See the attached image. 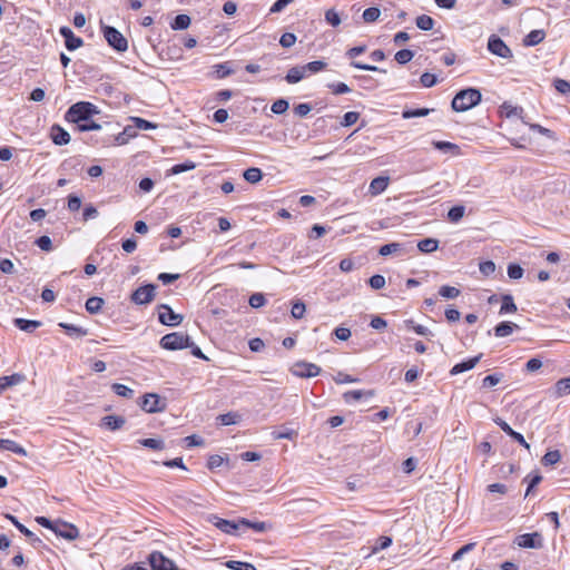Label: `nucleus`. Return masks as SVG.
<instances>
[{
	"label": "nucleus",
	"instance_id": "nucleus-1",
	"mask_svg": "<svg viewBox=\"0 0 570 570\" xmlns=\"http://www.w3.org/2000/svg\"><path fill=\"white\" fill-rule=\"evenodd\" d=\"M97 114H99V109L96 105L89 101H79L69 107L66 119L69 122L80 124L90 120Z\"/></svg>",
	"mask_w": 570,
	"mask_h": 570
},
{
	"label": "nucleus",
	"instance_id": "nucleus-2",
	"mask_svg": "<svg viewBox=\"0 0 570 570\" xmlns=\"http://www.w3.org/2000/svg\"><path fill=\"white\" fill-rule=\"evenodd\" d=\"M481 92L474 88H468L459 91L451 104L454 111L462 112L466 111L481 101Z\"/></svg>",
	"mask_w": 570,
	"mask_h": 570
},
{
	"label": "nucleus",
	"instance_id": "nucleus-3",
	"mask_svg": "<svg viewBox=\"0 0 570 570\" xmlns=\"http://www.w3.org/2000/svg\"><path fill=\"white\" fill-rule=\"evenodd\" d=\"M159 344L164 350L176 351L191 346L193 341L188 335L174 332L163 336Z\"/></svg>",
	"mask_w": 570,
	"mask_h": 570
},
{
	"label": "nucleus",
	"instance_id": "nucleus-4",
	"mask_svg": "<svg viewBox=\"0 0 570 570\" xmlns=\"http://www.w3.org/2000/svg\"><path fill=\"white\" fill-rule=\"evenodd\" d=\"M102 33L108 45L118 52L128 49V41L120 31L110 26H102Z\"/></svg>",
	"mask_w": 570,
	"mask_h": 570
},
{
	"label": "nucleus",
	"instance_id": "nucleus-5",
	"mask_svg": "<svg viewBox=\"0 0 570 570\" xmlns=\"http://www.w3.org/2000/svg\"><path fill=\"white\" fill-rule=\"evenodd\" d=\"M513 543L523 549H541L543 547V538L539 532L524 533L517 535Z\"/></svg>",
	"mask_w": 570,
	"mask_h": 570
},
{
	"label": "nucleus",
	"instance_id": "nucleus-6",
	"mask_svg": "<svg viewBox=\"0 0 570 570\" xmlns=\"http://www.w3.org/2000/svg\"><path fill=\"white\" fill-rule=\"evenodd\" d=\"M321 367L314 363H308L305 361H298L293 364L291 372L293 375L297 377H315L321 373Z\"/></svg>",
	"mask_w": 570,
	"mask_h": 570
},
{
	"label": "nucleus",
	"instance_id": "nucleus-7",
	"mask_svg": "<svg viewBox=\"0 0 570 570\" xmlns=\"http://www.w3.org/2000/svg\"><path fill=\"white\" fill-rule=\"evenodd\" d=\"M488 50L498 57L510 59L512 58V50L505 45V42L498 36L492 35L488 40Z\"/></svg>",
	"mask_w": 570,
	"mask_h": 570
},
{
	"label": "nucleus",
	"instance_id": "nucleus-8",
	"mask_svg": "<svg viewBox=\"0 0 570 570\" xmlns=\"http://www.w3.org/2000/svg\"><path fill=\"white\" fill-rule=\"evenodd\" d=\"M207 521L226 534H236L240 529L239 519L237 521H230L219 518L216 514H209Z\"/></svg>",
	"mask_w": 570,
	"mask_h": 570
},
{
	"label": "nucleus",
	"instance_id": "nucleus-9",
	"mask_svg": "<svg viewBox=\"0 0 570 570\" xmlns=\"http://www.w3.org/2000/svg\"><path fill=\"white\" fill-rule=\"evenodd\" d=\"M365 50H366L365 46H357V47L350 48L345 52V56L347 58L352 59L351 66L354 67V68L361 69V70L379 71V72L385 73L386 71L384 69H381V68H379L376 66L366 65V63H362V62H358V61L354 60L356 57H358L360 55L364 53Z\"/></svg>",
	"mask_w": 570,
	"mask_h": 570
},
{
	"label": "nucleus",
	"instance_id": "nucleus-10",
	"mask_svg": "<svg viewBox=\"0 0 570 570\" xmlns=\"http://www.w3.org/2000/svg\"><path fill=\"white\" fill-rule=\"evenodd\" d=\"M140 406L147 413H157L165 410L166 403L160 399L158 394L147 393L142 396Z\"/></svg>",
	"mask_w": 570,
	"mask_h": 570
},
{
	"label": "nucleus",
	"instance_id": "nucleus-11",
	"mask_svg": "<svg viewBox=\"0 0 570 570\" xmlns=\"http://www.w3.org/2000/svg\"><path fill=\"white\" fill-rule=\"evenodd\" d=\"M148 561L153 570H177L174 561L158 551L151 552L149 554Z\"/></svg>",
	"mask_w": 570,
	"mask_h": 570
},
{
	"label": "nucleus",
	"instance_id": "nucleus-12",
	"mask_svg": "<svg viewBox=\"0 0 570 570\" xmlns=\"http://www.w3.org/2000/svg\"><path fill=\"white\" fill-rule=\"evenodd\" d=\"M155 289L156 286L153 284L140 286L131 294V301L138 305L148 304L155 297Z\"/></svg>",
	"mask_w": 570,
	"mask_h": 570
},
{
	"label": "nucleus",
	"instance_id": "nucleus-13",
	"mask_svg": "<svg viewBox=\"0 0 570 570\" xmlns=\"http://www.w3.org/2000/svg\"><path fill=\"white\" fill-rule=\"evenodd\" d=\"M53 532L66 540L72 541L79 537V530L73 524L56 521Z\"/></svg>",
	"mask_w": 570,
	"mask_h": 570
},
{
	"label": "nucleus",
	"instance_id": "nucleus-14",
	"mask_svg": "<svg viewBox=\"0 0 570 570\" xmlns=\"http://www.w3.org/2000/svg\"><path fill=\"white\" fill-rule=\"evenodd\" d=\"M159 312V322L167 326H177L183 321V315L176 314L168 305H161Z\"/></svg>",
	"mask_w": 570,
	"mask_h": 570
},
{
	"label": "nucleus",
	"instance_id": "nucleus-15",
	"mask_svg": "<svg viewBox=\"0 0 570 570\" xmlns=\"http://www.w3.org/2000/svg\"><path fill=\"white\" fill-rule=\"evenodd\" d=\"M59 32L63 37L68 50L73 51L83 45L82 39L77 37L69 27H61Z\"/></svg>",
	"mask_w": 570,
	"mask_h": 570
},
{
	"label": "nucleus",
	"instance_id": "nucleus-16",
	"mask_svg": "<svg viewBox=\"0 0 570 570\" xmlns=\"http://www.w3.org/2000/svg\"><path fill=\"white\" fill-rule=\"evenodd\" d=\"M495 424L500 426V429L505 432L509 436H511L519 444L524 446L525 449H530V444L525 441L523 435L517 431H514L504 420L497 417L494 420Z\"/></svg>",
	"mask_w": 570,
	"mask_h": 570
},
{
	"label": "nucleus",
	"instance_id": "nucleus-17",
	"mask_svg": "<svg viewBox=\"0 0 570 570\" xmlns=\"http://www.w3.org/2000/svg\"><path fill=\"white\" fill-rule=\"evenodd\" d=\"M481 357H482V354H479L472 358H469L466 361L455 364L451 368L450 374L456 375V374L463 373L465 371L472 370L480 362Z\"/></svg>",
	"mask_w": 570,
	"mask_h": 570
},
{
	"label": "nucleus",
	"instance_id": "nucleus-18",
	"mask_svg": "<svg viewBox=\"0 0 570 570\" xmlns=\"http://www.w3.org/2000/svg\"><path fill=\"white\" fill-rule=\"evenodd\" d=\"M389 183L390 178L387 176H379L371 181L368 193L372 196H377L387 188Z\"/></svg>",
	"mask_w": 570,
	"mask_h": 570
},
{
	"label": "nucleus",
	"instance_id": "nucleus-19",
	"mask_svg": "<svg viewBox=\"0 0 570 570\" xmlns=\"http://www.w3.org/2000/svg\"><path fill=\"white\" fill-rule=\"evenodd\" d=\"M51 139L56 145L63 146L70 141V135L62 127L55 125L51 128Z\"/></svg>",
	"mask_w": 570,
	"mask_h": 570
},
{
	"label": "nucleus",
	"instance_id": "nucleus-20",
	"mask_svg": "<svg viewBox=\"0 0 570 570\" xmlns=\"http://www.w3.org/2000/svg\"><path fill=\"white\" fill-rule=\"evenodd\" d=\"M24 375L20 373H13L9 376L0 377V393L6 391L10 386L18 385L24 381Z\"/></svg>",
	"mask_w": 570,
	"mask_h": 570
},
{
	"label": "nucleus",
	"instance_id": "nucleus-21",
	"mask_svg": "<svg viewBox=\"0 0 570 570\" xmlns=\"http://www.w3.org/2000/svg\"><path fill=\"white\" fill-rule=\"evenodd\" d=\"M239 523H240V529L248 528V529H253L255 532H259V533L266 532L267 530L271 529V525L266 522H263V521L253 522L245 518H239Z\"/></svg>",
	"mask_w": 570,
	"mask_h": 570
},
{
	"label": "nucleus",
	"instance_id": "nucleus-22",
	"mask_svg": "<svg viewBox=\"0 0 570 570\" xmlns=\"http://www.w3.org/2000/svg\"><path fill=\"white\" fill-rule=\"evenodd\" d=\"M59 326L61 328H63L66 331L67 335H69L70 337L78 338V337H83L88 334V330L77 326V325H73V324L60 322Z\"/></svg>",
	"mask_w": 570,
	"mask_h": 570
},
{
	"label": "nucleus",
	"instance_id": "nucleus-23",
	"mask_svg": "<svg viewBox=\"0 0 570 570\" xmlns=\"http://www.w3.org/2000/svg\"><path fill=\"white\" fill-rule=\"evenodd\" d=\"M519 326L512 322H501L494 327V335L497 337H505L513 333Z\"/></svg>",
	"mask_w": 570,
	"mask_h": 570
},
{
	"label": "nucleus",
	"instance_id": "nucleus-24",
	"mask_svg": "<svg viewBox=\"0 0 570 570\" xmlns=\"http://www.w3.org/2000/svg\"><path fill=\"white\" fill-rule=\"evenodd\" d=\"M0 450L10 451L21 456L27 455V451L24 450V448L19 445L17 442L8 439H3L2 442H0Z\"/></svg>",
	"mask_w": 570,
	"mask_h": 570
},
{
	"label": "nucleus",
	"instance_id": "nucleus-25",
	"mask_svg": "<svg viewBox=\"0 0 570 570\" xmlns=\"http://www.w3.org/2000/svg\"><path fill=\"white\" fill-rule=\"evenodd\" d=\"M13 323L19 330L27 332V333H31L36 328L41 326V322H39V321L24 320V318H14Z\"/></svg>",
	"mask_w": 570,
	"mask_h": 570
},
{
	"label": "nucleus",
	"instance_id": "nucleus-26",
	"mask_svg": "<svg viewBox=\"0 0 570 570\" xmlns=\"http://www.w3.org/2000/svg\"><path fill=\"white\" fill-rule=\"evenodd\" d=\"M544 38H546V32L543 30H539V29L532 30L524 37L523 43H524V46H529V47L537 46L540 42H542L544 40Z\"/></svg>",
	"mask_w": 570,
	"mask_h": 570
},
{
	"label": "nucleus",
	"instance_id": "nucleus-27",
	"mask_svg": "<svg viewBox=\"0 0 570 570\" xmlns=\"http://www.w3.org/2000/svg\"><path fill=\"white\" fill-rule=\"evenodd\" d=\"M125 419L118 415H107L102 417V424L110 431H116L124 426Z\"/></svg>",
	"mask_w": 570,
	"mask_h": 570
},
{
	"label": "nucleus",
	"instance_id": "nucleus-28",
	"mask_svg": "<svg viewBox=\"0 0 570 570\" xmlns=\"http://www.w3.org/2000/svg\"><path fill=\"white\" fill-rule=\"evenodd\" d=\"M374 395L373 391L352 390L344 393L343 397L345 402L360 401L363 396L371 397Z\"/></svg>",
	"mask_w": 570,
	"mask_h": 570
},
{
	"label": "nucleus",
	"instance_id": "nucleus-29",
	"mask_svg": "<svg viewBox=\"0 0 570 570\" xmlns=\"http://www.w3.org/2000/svg\"><path fill=\"white\" fill-rule=\"evenodd\" d=\"M439 247V240L435 238H424L417 243V248L422 253H433Z\"/></svg>",
	"mask_w": 570,
	"mask_h": 570
},
{
	"label": "nucleus",
	"instance_id": "nucleus-30",
	"mask_svg": "<svg viewBox=\"0 0 570 570\" xmlns=\"http://www.w3.org/2000/svg\"><path fill=\"white\" fill-rule=\"evenodd\" d=\"M104 303L105 302L101 297H98V296L89 297L86 302V311L89 314H97L100 312Z\"/></svg>",
	"mask_w": 570,
	"mask_h": 570
},
{
	"label": "nucleus",
	"instance_id": "nucleus-31",
	"mask_svg": "<svg viewBox=\"0 0 570 570\" xmlns=\"http://www.w3.org/2000/svg\"><path fill=\"white\" fill-rule=\"evenodd\" d=\"M302 68L304 70V76L306 77L307 75H313L324 70L326 68V62L322 60H315L302 66Z\"/></svg>",
	"mask_w": 570,
	"mask_h": 570
},
{
	"label": "nucleus",
	"instance_id": "nucleus-32",
	"mask_svg": "<svg viewBox=\"0 0 570 570\" xmlns=\"http://www.w3.org/2000/svg\"><path fill=\"white\" fill-rule=\"evenodd\" d=\"M243 177L246 181L250 184H257L258 181L262 180L263 173L257 167H250L244 171Z\"/></svg>",
	"mask_w": 570,
	"mask_h": 570
},
{
	"label": "nucleus",
	"instance_id": "nucleus-33",
	"mask_svg": "<svg viewBox=\"0 0 570 570\" xmlns=\"http://www.w3.org/2000/svg\"><path fill=\"white\" fill-rule=\"evenodd\" d=\"M433 146L435 149L444 151V153H452L454 155L460 154V147L453 142L450 141H433Z\"/></svg>",
	"mask_w": 570,
	"mask_h": 570
},
{
	"label": "nucleus",
	"instance_id": "nucleus-34",
	"mask_svg": "<svg viewBox=\"0 0 570 570\" xmlns=\"http://www.w3.org/2000/svg\"><path fill=\"white\" fill-rule=\"evenodd\" d=\"M304 70L301 67H293L287 71V75L285 76V80L288 83H296L301 81L304 78Z\"/></svg>",
	"mask_w": 570,
	"mask_h": 570
},
{
	"label": "nucleus",
	"instance_id": "nucleus-35",
	"mask_svg": "<svg viewBox=\"0 0 570 570\" xmlns=\"http://www.w3.org/2000/svg\"><path fill=\"white\" fill-rule=\"evenodd\" d=\"M189 26H190V17L187 14L176 16L174 21L170 23V27L174 30H185Z\"/></svg>",
	"mask_w": 570,
	"mask_h": 570
},
{
	"label": "nucleus",
	"instance_id": "nucleus-36",
	"mask_svg": "<svg viewBox=\"0 0 570 570\" xmlns=\"http://www.w3.org/2000/svg\"><path fill=\"white\" fill-rule=\"evenodd\" d=\"M514 312H517V305L514 304L513 297L509 294L503 295L500 314H508Z\"/></svg>",
	"mask_w": 570,
	"mask_h": 570
},
{
	"label": "nucleus",
	"instance_id": "nucleus-37",
	"mask_svg": "<svg viewBox=\"0 0 570 570\" xmlns=\"http://www.w3.org/2000/svg\"><path fill=\"white\" fill-rule=\"evenodd\" d=\"M416 27L421 30L429 31L434 27V20L428 14H421L415 20Z\"/></svg>",
	"mask_w": 570,
	"mask_h": 570
},
{
	"label": "nucleus",
	"instance_id": "nucleus-38",
	"mask_svg": "<svg viewBox=\"0 0 570 570\" xmlns=\"http://www.w3.org/2000/svg\"><path fill=\"white\" fill-rule=\"evenodd\" d=\"M433 109L429 108H417V109H406L402 111V117L404 119L415 118V117H425L428 116Z\"/></svg>",
	"mask_w": 570,
	"mask_h": 570
},
{
	"label": "nucleus",
	"instance_id": "nucleus-39",
	"mask_svg": "<svg viewBox=\"0 0 570 570\" xmlns=\"http://www.w3.org/2000/svg\"><path fill=\"white\" fill-rule=\"evenodd\" d=\"M464 213H465L464 206H462V205L453 206L448 212V219L452 223H458L463 218Z\"/></svg>",
	"mask_w": 570,
	"mask_h": 570
},
{
	"label": "nucleus",
	"instance_id": "nucleus-40",
	"mask_svg": "<svg viewBox=\"0 0 570 570\" xmlns=\"http://www.w3.org/2000/svg\"><path fill=\"white\" fill-rule=\"evenodd\" d=\"M380 14H381V10L379 8L371 7V8H367L364 10L362 18H363L364 22L372 23V22H375L380 18Z\"/></svg>",
	"mask_w": 570,
	"mask_h": 570
},
{
	"label": "nucleus",
	"instance_id": "nucleus-41",
	"mask_svg": "<svg viewBox=\"0 0 570 570\" xmlns=\"http://www.w3.org/2000/svg\"><path fill=\"white\" fill-rule=\"evenodd\" d=\"M460 289L456 288V287H453V286H449V285H443L440 287L439 289V294L443 297V298H448V299H453V298H456L459 295H460Z\"/></svg>",
	"mask_w": 570,
	"mask_h": 570
},
{
	"label": "nucleus",
	"instance_id": "nucleus-42",
	"mask_svg": "<svg viewBox=\"0 0 570 570\" xmlns=\"http://www.w3.org/2000/svg\"><path fill=\"white\" fill-rule=\"evenodd\" d=\"M226 567L233 570H256L253 563L236 560L227 561Z\"/></svg>",
	"mask_w": 570,
	"mask_h": 570
},
{
	"label": "nucleus",
	"instance_id": "nucleus-43",
	"mask_svg": "<svg viewBox=\"0 0 570 570\" xmlns=\"http://www.w3.org/2000/svg\"><path fill=\"white\" fill-rule=\"evenodd\" d=\"M556 393L558 396L570 393V377L561 379L556 383Z\"/></svg>",
	"mask_w": 570,
	"mask_h": 570
},
{
	"label": "nucleus",
	"instance_id": "nucleus-44",
	"mask_svg": "<svg viewBox=\"0 0 570 570\" xmlns=\"http://www.w3.org/2000/svg\"><path fill=\"white\" fill-rule=\"evenodd\" d=\"M560 459H561L560 452L558 450H554V451L547 452L543 455L541 462L543 465L548 466V465H553V464L558 463L560 461Z\"/></svg>",
	"mask_w": 570,
	"mask_h": 570
},
{
	"label": "nucleus",
	"instance_id": "nucleus-45",
	"mask_svg": "<svg viewBox=\"0 0 570 570\" xmlns=\"http://www.w3.org/2000/svg\"><path fill=\"white\" fill-rule=\"evenodd\" d=\"M240 415L236 412H228V413H225V414H220L217 420L223 424V425H232V424H236L239 420Z\"/></svg>",
	"mask_w": 570,
	"mask_h": 570
},
{
	"label": "nucleus",
	"instance_id": "nucleus-46",
	"mask_svg": "<svg viewBox=\"0 0 570 570\" xmlns=\"http://www.w3.org/2000/svg\"><path fill=\"white\" fill-rule=\"evenodd\" d=\"M139 443L142 446H146V448H149V449H153V450H163V449H165V443L160 439H151V438L142 439V440H139Z\"/></svg>",
	"mask_w": 570,
	"mask_h": 570
},
{
	"label": "nucleus",
	"instance_id": "nucleus-47",
	"mask_svg": "<svg viewBox=\"0 0 570 570\" xmlns=\"http://www.w3.org/2000/svg\"><path fill=\"white\" fill-rule=\"evenodd\" d=\"M413 57V51L409 49H401L395 53L394 59L397 61V63L405 65L411 61Z\"/></svg>",
	"mask_w": 570,
	"mask_h": 570
},
{
	"label": "nucleus",
	"instance_id": "nucleus-48",
	"mask_svg": "<svg viewBox=\"0 0 570 570\" xmlns=\"http://www.w3.org/2000/svg\"><path fill=\"white\" fill-rule=\"evenodd\" d=\"M112 391L117 395L122 396V397H127V399H130L134 395V390H131L127 385H124V384H120V383L112 384Z\"/></svg>",
	"mask_w": 570,
	"mask_h": 570
},
{
	"label": "nucleus",
	"instance_id": "nucleus-49",
	"mask_svg": "<svg viewBox=\"0 0 570 570\" xmlns=\"http://www.w3.org/2000/svg\"><path fill=\"white\" fill-rule=\"evenodd\" d=\"M195 167H196V164L194 161L187 160L185 163L177 164V165L173 166L171 169H170V173L173 175H178V174L191 170Z\"/></svg>",
	"mask_w": 570,
	"mask_h": 570
},
{
	"label": "nucleus",
	"instance_id": "nucleus-50",
	"mask_svg": "<svg viewBox=\"0 0 570 570\" xmlns=\"http://www.w3.org/2000/svg\"><path fill=\"white\" fill-rule=\"evenodd\" d=\"M288 101L281 98L273 102L271 110L276 115H282L288 109Z\"/></svg>",
	"mask_w": 570,
	"mask_h": 570
},
{
	"label": "nucleus",
	"instance_id": "nucleus-51",
	"mask_svg": "<svg viewBox=\"0 0 570 570\" xmlns=\"http://www.w3.org/2000/svg\"><path fill=\"white\" fill-rule=\"evenodd\" d=\"M306 311L305 304L302 301L293 303L291 314L295 320H301Z\"/></svg>",
	"mask_w": 570,
	"mask_h": 570
},
{
	"label": "nucleus",
	"instance_id": "nucleus-52",
	"mask_svg": "<svg viewBox=\"0 0 570 570\" xmlns=\"http://www.w3.org/2000/svg\"><path fill=\"white\" fill-rule=\"evenodd\" d=\"M392 544V538L382 535L376 540L375 546L373 547L372 552L376 553L380 550L387 549Z\"/></svg>",
	"mask_w": 570,
	"mask_h": 570
},
{
	"label": "nucleus",
	"instance_id": "nucleus-53",
	"mask_svg": "<svg viewBox=\"0 0 570 570\" xmlns=\"http://www.w3.org/2000/svg\"><path fill=\"white\" fill-rule=\"evenodd\" d=\"M508 276L511 279H519L523 276V268L519 264H509Z\"/></svg>",
	"mask_w": 570,
	"mask_h": 570
},
{
	"label": "nucleus",
	"instance_id": "nucleus-54",
	"mask_svg": "<svg viewBox=\"0 0 570 570\" xmlns=\"http://www.w3.org/2000/svg\"><path fill=\"white\" fill-rule=\"evenodd\" d=\"M400 248H401L400 243H390V244H385V245L381 246L379 253L382 256H387V255H391V254L400 250Z\"/></svg>",
	"mask_w": 570,
	"mask_h": 570
},
{
	"label": "nucleus",
	"instance_id": "nucleus-55",
	"mask_svg": "<svg viewBox=\"0 0 570 570\" xmlns=\"http://www.w3.org/2000/svg\"><path fill=\"white\" fill-rule=\"evenodd\" d=\"M35 243L40 249L45 252H50L52 249V242L49 236H40L39 238L36 239Z\"/></svg>",
	"mask_w": 570,
	"mask_h": 570
},
{
	"label": "nucleus",
	"instance_id": "nucleus-56",
	"mask_svg": "<svg viewBox=\"0 0 570 570\" xmlns=\"http://www.w3.org/2000/svg\"><path fill=\"white\" fill-rule=\"evenodd\" d=\"M553 86L560 94H570V82L568 80L558 78L553 81Z\"/></svg>",
	"mask_w": 570,
	"mask_h": 570
},
{
	"label": "nucleus",
	"instance_id": "nucleus-57",
	"mask_svg": "<svg viewBox=\"0 0 570 570\" xmlns=\"http://www.w3.org/2000/svg\"><path fill=\"white\" fill-rule=\"evenodd\" d=\"M325 20L333 27H337L341 23L340 14L334 9H328L325 12Z\"/></svg>",
	"mask_w": 570,
	"mask_h": 570
},
{
	"label": "nucleus",
	"instance_id": "nucleus-58",
	"mask_svg": "<svg viewBox=\"0 0 570 570\" xmlns=\"http://www.w3.org/2000/svg\"><path fill=\"white\" fill-rule=\"evenodd\" d=\"M360 118V114L356 111H348L343 116V120L341 122L344 127H350L354 125Z\"/></svg>",
	"mask_w": 570,
	"mask_h": 570
},
{
	"label": "nucleus",
	"instance_id": "nucleus-59",
	"mask_svg": "<svg viewBox=\"0 0 570 570\" xmlns=\"http://www.w3.org/2000/svg\"><path fill=\"white\" fill-rule=\"evenodd\" d=\"M327 87L334 95H343L351 91V88L344 82L328 83Z\"/></svg>",
	"mask_w": 570,
	"mask_h": 570
},
{
	"label": "nucleus",
	"instance_id": "nucleus-60",
	"mask_svg": "<svg viewBox=\"0 0 570 570\" xmlns=\"http://www.w3.org/2000/svg\"><path fill=\"white\" fill-rule=\"evenodd\" d=\"M248 303L253 308H258V307H262L265 305L266 299L263 294L255 293V294L250 295Z\"/></svg>",
	"mask_w": 570,
	"mask_h": 570
},
{
	"label": "nucleus",
	"instance_id": "nucleus-61",
	"mask_svg": "<svg viewBox=\"0 0 570 570\" xmlns=\"http://www.w3.org/2000/svg\"><path fill=\"white\" fill-rule=\"evenodd\" d=\"M420 81L423 87L430 88V87H433L438 82V79H436L435 75L430 73V72H424V73H422Z\"/></svg>",
	"mask_w": 570,
	"mask_h": 570
},
{
	"label": "nucleus",
	"instance_id": "nucleus-62",
	"mask_svg": "<svg viewBox=\"0 0 570 570\" xmlns=\"http://www.w3.org/2000/svg\"><path fill=\"white\" fill-rule=\"evenodd\" d=\"M479 269L484 276H490L495 272V264L492 261H485L480 263Z\"/></svg>",
	"mask_w": 570,
	"mask_h": 570
},
{
	"label": "nucleus",
	"instance_id": "nucleus-63",
	"mask_svg": "<svg viewBox=\"0 0 570 570\" xmlns=\"http://www.w3.org/2000/svg\"><path fill=\"white\" fill-rule=\"evenodd\" d=\"M368 284L373 289H381L385 286V278L384 276L376 274L370 277Z\"/></svg>",
	"mask_w": 570,
	"mask_h": 570
},
{
	"label": "nucleus",
	"instance_id": "nucleus-64",
	"mask_svg": "<svg viewBox=\"0 0 570 570\" xmlns=\"http://www.w3.org/2000/svg\"><path fill=\"white\" fill-rule=\"evenodd\" d=\"M296 42V36L292 32H285L279 39V43L284 48H289Z\"/></svg>",
	"mask_w": 570,
	"mask_h": 570
}]
</instances>
